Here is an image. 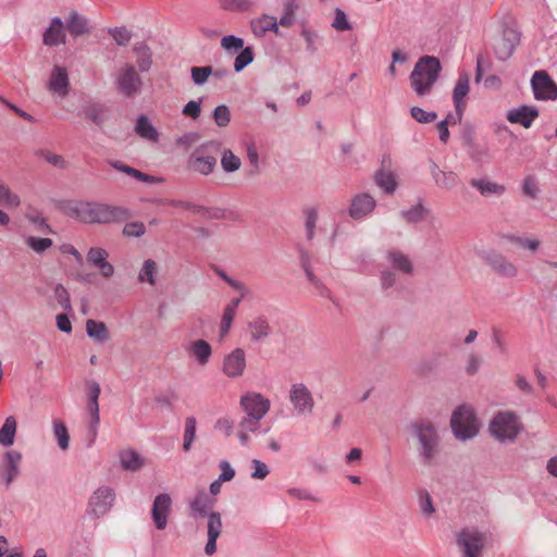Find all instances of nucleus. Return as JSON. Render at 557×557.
<instances>
[{"mask_svg": "<svg viewBox=\"0 0 557 557\" xmlns=\"http://www.w3.org/2000/svg\"><path fill=\"white\" fill-rule=\"evenodd\" d=\"M213 117H214V122L216 123V125L219 127L227 126L230 124V121H231L230 109L226 106H224V104L218 106L214 109Z\"/></svg>", "mask_w": 557, "mask_h": 557, "instance_id": "obj_57", "label": "nucleus"}, {"mask_svg": "<svg viewBox=\"0 0 557 557\" xmlns=\"http://www.w3.org/2000/svg\"><path fill=\"white\" fill-rule=\"evenodd\" d=\"M502 239L507 244L530 250L531 252H535L541 246V242L534 237H521L512 234H506L502 236Z\"/></svg>", "mask_w": 557, "mask_h": 557, "instance_id": "obj_32", "label": "nucleus"}, {"mask_svg": "<svg viewBox=\"0 0 557 557\" xmlns=\"http://www.w3.org/2000/svg\"><path fill=\"white\" fill-rule=\"evenodd\" d=\"M251 478L256 480L265 479L270 472L268 466L263 461L258 459L251 460Z\"/></svg>", "mask_w": 557, "mask_h": 557, "instance_id": "obj_62", "label": "nucleus"}, {"mask_svg": "<svg viewBox=\"0 0 557 557\" xmlns=\"http://www.w3.org/2000/svg\"><path fill=\"white\" fill-rule=\"evenodd\" d=\"M302 267L305 269V272H306V275H307V278L309 280V282L319 290V293L321 295H326L327 289L322 284V282L312 273V270L309 267L308 260L305 258L302 259Z\"/></svg>", "mask_w": 557, "mask_h": 557, "instance_id": "obj_60", "label": "nucleus"}, {"mask_svg": "<svg viewBox=\"0 0 557 557\" xmlns=\"http://www.w3.org/2000/svg\"><path fill=\"white\" fill-rule=\"evenodd\" d=\"M235 315L236 310L228 306H225L220 323V332L222 337H224L228 333Z\"/></svg>", "mask_w": 557, "mask_h": 557, "instance_id": "obj_56", "label": "nucleus"}, {"mask_svg": "<svg viewBox=\"0 0 557 557\" xmlns=\"http://www.w3.org/2000/svg\"><path fill=\"white\" fill-rule=\"evenodd\" d=\"M470 91V75L461 72L453 90V101L455 110L459 113L467 108V96Z\"/></svg>", "mask_w": 557, "mask_h": 557, "instance_id": "obj_21", "label": "nucleus"}, {"mask_svg": "<svg viewBox=\"0 0 557 557\" xmlns=\"http://www.w3.org/2000/svg\"><path fill=\"white\" fill-rule=\"evenodd\" d=\"M260 421L251 417H244L239 423L238 438L242 444H246L249 440V433L258 431L260 428Z\"/></svg>", "mask_w": 557, "mask_h": 557, "instance_id": "obj_40", "label": "nucleus"}, {"mask_svg": "<svg viewBox=\"0 0 557 557\" xmlns=\"http://www.w3.org/2000/svg\"><path fill=\"white\" fill-rule=\"evenodd\" d=\"M146 226L143 222H131L125 224L123 234L127 237H140L145 234Z\"/></svg>", "mask_w": 557, "mask_h": 557, "instance_id": "obj_61", "label": "nucleus"}, {"mask_svg": "<svg viewBox=\"0 0 557 557\" xmlns=\"http://www.w3.org/2000/svg\"><path fill=\"white\" fill-rule=\"evenodd\" d=\"M386 260L391 268L404 275H411L414 267L411 258L398 249H389L386 252Z\"/></svg>", "mask_w": 557, "mask_h": 557, "instance_id": "obj_22", "label": "nucleus"}, {"mask_svg": "<svg viewBox=\"0 0 557 557\" xmlns=\"http://www.w3.org/2000/svg\"><path fill=\"white\" fill-rule=\"evenodd\" d=\"M418 505L420 511L426 516L431 517L435 512V507L433 504V499L430 495V493L426 490H419L418 491Z\"/></svg>", "mask_w": 557, "mask_h": 557, "instance_id": "obj_45", "label": "nucleus"}, {"mask_svg": "<svg viewBox=\"0 0 557 557\" xmlns=\"http://www.w3.org/2000/svg\"><path fill=\"white\" fill-rule=\"evenodd\" d=\"M157 263L151 260V259H148L144 262L143 264V268L138 274V280L140 282H147L149 283L150 285H154L156 284V280H154V276L157 274Z\"/></svg>", "mask_w": 557, "mask_h": 557, "instance_id": "obj_48", "label": "nucleus"}, {"mask_svg": "<svg viewBox=\"0 0 557 557\" xmlns=\"http://www.w3.org/2000/svg\"><path fill=\"white\" fill-rule=\"evenodd\" d=\"M537 116L539 111L535 108L528 106L510 110L507 113V120L510 123L520 124L525 128H529Z\"/></svg>", "mask_w": 557, "mask_h": 557, "instance_id": "obj_26", "label": "nucleus"}, {"mask_svg": "<svg viewBox=\"0 0 557 557\" xmlns=\"http://www.w3.org/2000/svg\"><path fill=\"white\" fill-rule=\"evenodd\" d=\"M67 29L74 37L81 36L88 32L87 20L77 12H72L66 21Z\"/></svg>", "mask_w": 557, "mask_h": 557, "instance_id": "obj_39", "label": "nucleus"}, {"mask_svg": "<svg viewBox=\"0 0 557 557\" xmlns=\"http://www.w3.org/2000/svg\"><path fill=\"white\" fill-rule=\"evenodd\" d=\"M22 454L16 450H9L3 456V465L0 467V481L5 487L20 475Z\"/></svg>", "mask_w": 557, "mask_h": 557, "instance_id": "obj_15", "label": "nucleus"}, {"mask_svg": "<svg viewBox=\"0 0 557 557\" xmlns=\"http://www.w3.org/2000/svg\"><path fill=\"white\" fill-rule=\"evenodd\" d=\"M137 58V65L141 72H147L151 64V53L147 46L140 45L134 48Z\"/></svg>", "mask_w": 557, "mask_h": 557, "instance_id": "obj_44", "label": "nucleus"}, {"mask_svg": "<svg viewBox=\"0 0 557 557\" xmlns=\"http://www.w3.org/2000/svg\"><path fill=\"white\" fill-rule=\"evenodd\" d=\"M113 166L127 174V175H131L133 177H135L136 180L138 181H143V182H147V183H156L157 182V178L153 177V176H150V175H147L129 165H125V164H120V163H114Z\"/></svg>", "mask_w": 557, "mask_h": 557, "instance_id": "obj_50", "label": "nucleus"}, {"mask_svg": "<svg viewBox=\"0 0 557 557\" xmlns=\"http://www.w3.org/2000/svg\"><path fill=\"white\" fill-rule=\"evenodd\" d=\"M136 134L149 141L157 143L159 140V133L156 127L151 124L146 115H140L137 119L135 126Z\"/></svg>", "mask_w": 557, "mask_h": 557, "instance_id": "obj_31", "label": "nucleus"}, {"mask_svg": "<svg viewBox=\"0 0 557 557\" xmlns=\"http://www.w3.org/2000/svg\"><path fill=\"white\" fill-rule=\"evenodd\" d=\"M440 60L435 57L425 55L418 60L410 74V85L419 96L428 95L438 79L441 72Z\"/></svg>", "mask_w": 557, "mask_h": 557, "instance_id": "obj_3", "label": "nucleus"}, {"mask_svg": "<svg viewBox=\"0 0 557 557\" xmlns=\"http://www.w3.org/2000/svg\"><path fill=\"white\" fill-rule=\"evenodd\" d=\"M412 433L419 443V454L424 463H430L438 453L440 436L430 421H419L412 425Z\"/></svg>", "mask_w": 557, "mask_h": 557, "instance_id": "obj_5", "label": "nucleus"}, {"mask_svg": "<svg viewBox=\"0 0 557 557\" xmlns=\"http://www.w3.org/2000/svg\"><path fill=\"white\" fill-rule=\"evenodd\" d=\"M239 404L246 416L258 420H261L271 408L270 399L257 392L244 394Z\"/></svg>", "mask_w": 557, "mask_h": 557, "instance_id": "obj_10", "label": "nucleus"}, {"mask_svg": "<svg viewBox=\"0 0 557 557\" xmlns=\"http://www.w3.org/2000/svg\"><path fill=\"white\" fill-rule=\"evenodd\" d=\"M221 47L226 51H238L244 48V40L233 35L224 36L221 39Z\"/></svg>", "mask_w": 557, "mask_h": 557, "instance_id": "obj_59", "label": "nucleus"}, {"mask_svg": "<svg viewBox=\"0 0 557 557\" xmlns=\"http://www.w3.org/2000/svg\"><path fill=\"white\" fill-rule=\"evenodd\" d=\"M86 119L92 121L96 125H101L104 122V109L101 106L90 104L84 109Z\"/></svg>", "mask_w": 557, "mask_h": 557, "instance_id": "obj_51", "label": "nucleus"}, {"mask_svg": "<svg viewBox=\"0 0 557 557\" xmlns=\"http://www.w3.org/2000/svg\"><path fill=\"white\" fill-rule=\"evenodd\" d=\"M431 175L437 187L450 190L458 186L460 178L457 173L453 171H443L435 163L431 165Z\"/></svg>", "mask_w": 557, "mask_h": 557, "instance_id": "obj_24", "label": "nucleus"}, {"mask_svg": "<svg viewBox=\"0 0 557 557\" xmlns=\"http://www.w3.org/2000/svg\"><path fill=\"white\" fill-rule=\"evenodd\" d=\"M410 113L411 116L419 123H431L437 117L435 112H428L420 107H412Z\"/></svg>", "mask_w": 557, "mask_h": 557, "instance_id": "obj_58", "label": "nucleus"}, {"mask_svg": "<svg viewBox=\"0 0 557 557\" xmlns=\"http://www.w3.org/2000/svg\"><path fill=\"white\" fill-rule=\"evenodd\" d=\"M66 34L64 24L59 17L52 18L50 26L44 34V44L47 46H58L65 42Z\"/></svg>", "mask_w": 557, "mask_h": 557, "instance_id": "obj_27", "label": "nucleus"}, {"mask_svg": "<svg viewBox=\"0 0 557 557\" xmlns=\"http://www.w3.org/2000/svg\"><path fill=\"white\" fill-rule=\"evenodd\" d=\"M220 143L210 140L198 146L188 158V169L201 175H209L216 165L214 153L219 150Z\"/></svg>", "mask_w": 557, "mask_h": 557, "instance_id": "obj_6", "label": "nucleus"}, {"mask_svg": "<svg viewBox=\"0 0 557 557\" xmlns=\"http://www.w3.org/2000/svg\"><path fill=\"white\" fill-rule=\"evenodd\" d=\"M191 79L196 85H203L210 75H212L213 70L211 66H194L190 70Z\"/></svg>", "mask_w": 557, "mask_h": 557, "instance_id": "obj_53", "label": "nucleus"}, {"mask_svg": "<svg viewBox=\"0 0 557 557\" xmlns=\"http://www.w3.org/2000/svg\"><path fill=\"white\" fill-rule=\"evenodd\" d=\"M36 154L39 159L45 160L46 162H48L49 164H51L55 168L64 169L66 166V162L63 159V157L60 154H57L50 150L41 149V150H38L36 152Z\"/></svg>", "mask_w": 557, "mask_h": 557, "instance_id": "obj_49", "label": "nucleus"}, {"mask_svg": "<svg viewBox=\"0 0 557 557\" xmlns=\"http://www.w3.org/2000/svg\"><path fill=\"white\" fill-rule=\"evenodd\" d=\"M299 9L297 0H285L283 3V15L278 23L282 27H292L296 21V12Z\"/></svg>", "mask_w": 557, "mask_h": 557, "instance_id": "obj_37", "label": "nucleus"}, {"mask_svg": "<svg viewBox=\"0 0 557 557\" xmlns=\"http://www.w3.org/2000/svg\"><path fill=\"white\" fill-rule=\"evenodd\" d=\"M519 40L520 36L518 32L512 28H506L503 33L502 39L495 47L497 57L502 60L509 58L515 47L519 44Z\"/></svg>", "mask_w": 557, "mask_h": 557, "instance_id": "obj_23", "label": "nucleus"}, {"mask_svg": "<svg viewBox=\"0 0 557 557\" xmlns=\"http://www.w3.org/2000/svg\"><path fill=\"white\" fill-rule=\"evenodd\" d=\"M484 542L483 534L476 530L463 529L457 534V544L463 557H480Z\"/></svg>", "mask_w": 557, "mask_h": 557, "instance_id": "obj_12", "label": "nucleus"}, {"mask_svg": "<svg viewBox=\"0 0 557 557\" xmlns=\"http://www.w3.org/2000/svg\"><path fill=\"white\" fill-rule=\"evenodd\" d=\"M23 240L24 245L36 255H44L53 245L52 239L34 235H24Z\"/></svg>", "mask_w": 557, "mask_h": 557, "instance_id": "obj_33", "label": "nucleus"}, {"mask_svg": "<svg viewBox=\"0 0 557 557\" xmlns=\"http://www.w3.org/2000/svg\"><path fill=\"white\" fill-rule=\"evenodd\" d=\"M64 210L70 218L86 224L122 222L132 215L124 207L82 200L67 202Z\"/></svg>", "mask_w": 557, "mask_h": 557, "instance_id": "obj_1", "label": "nucleus"}, {"mask_svg": "<svg viewBox=\"0 0 557 557\" xmlns=\"http://www.w3.org/2000/svg\"><path fill=\"white\" fill-rule=\"evenodd\" d=\"M49 90L60 98L67 96L70 90V81L67 71L61 66H54L48 83Z\"/></svg>", "mask_w": 557, "mask_h": 557, "instance_id": "obj_20", "label": "nucleus"}, {"mask_svg": "<svg viewBox=\"0 0 557 557\" xmlns=\"http://www.w3.org/2000/svg\"><path fill=\"white\" fill-rule=\"evenodd\" d=\"M215 505V499L207 494L205 490L199 491L189 503L194 518L208 517V542L205 547L207 555L211 556L216 552V540L222 531V520L219 512H210Z\"/></svg>", "mask_w": 557, "mask_h": 557, "instance_id": "obj_2", "label": "nucleus"}, {"mask_svg": "<svg viewBox=\"0 0 557 557\" xmlns=\"http://www.w3.org/2000/svg\"><path fill=\"white\" fill-rule=\"evenodd\" d=\"M171 505L172 499L169 494L163 493L156 496L152 505V520L158 530L166 528Z\"/></svg>", "mask_w": 557, "mask_h": 557, "instance_id": "obj_18", "label": "nucleus"}, {"mask_svg": "<svg viewBox=\"0 0 557 557\" xmlns=\"http://www.w3.org/2000/svg\"><path fill=\"white\" fill-rule=\"evenodd\" d=\"M121 466L124 470L136 472L145 465L144 458L134 449H124L120 453Z\"/></svg>", "mask_w": 557, "mask_h": 557, "instance_id": "obj_29", "label": "nucleus"}, {"mask_svg": "<svg viewBox=\"0 0 557 557\" xmlns=\"http://www.w3.org/2000/svg\"><path fill=\"white\" fill-rule=\"evenodd\" d=\"M242 165L240 159L230 149H224L221 157V166L225 172H235Z\"/></svg>", "mask_w": 557, "mask_h": 557, "instance_id": "obj_43", "label": "nucleus"}, {"mask_svg": "<svg viewBox=\"0 0 557 557\" xmlns=\"http://www.w3.org/2000/svg\"><path fill=\"white\" fill-rule=\"evenodd\" d=\"M332 26L336 30H342V32L343 30H349L351 28V25L348 22L345 12L342 11L341 9H336L335 10V17H334V21L332 23Z\"/></svg>", "mask_w": 557, "mask_h": 557, "instance_id": "obj_64", "label": "nucleus"}, {"mask_svg": "<svg viewBox=\"0 0 557 557\" xmlns=\"http://www.w3.org/2000/svg\"><path fill=\"white\" fill-rule=\"evenodd\" d=\"M53 434L58 441V445L62 450H66L70 446V434L64 422L57 420L53 423Z\"/></svg>", "mask_w": 557, "mask_h": 557, "instance_id": "obj_42", "label": "nucleus"}, {"mask_svg": "<svg viewBox=\"0 0 557 557\" xmlns=\"http://www.w3.org/2000/svg\"><path fill=\"white\" fill-rule=\"evenodd\" d=\"M451 429L457 438L466 441L479 433V422L470 406L458 407L451 416Z\"/></svg>", "mask_w": 557, "mask_h": 557, "instance_id": "obj_7", "label": "nucleus"}, {"mask_svg": "<svg viewBox=\"0 0 557 557\" xmlns=\"http://www.w3.org/2000/svg\"><path fill=\"white\" fill-rule=\"evenodd\" d=\"M246 368V352L243 348H234L223 357L221 370L231 380L242 377Z\"/></svg>", "mask_w": 557, "mask_h": 557, "instance_id": "obj_13", "label": "nucleus"}, {"mask_svg": "<svg viewBox=\"0 0 557 557\" xmlns=\"http://www.w3.org/2000/svg\"><path fill=\"white\" fill-rule=\"evenodd\" d=\"M109 252L101 247L88 249L86 259L88 263L99 270L103 278H111L114 274V267L108 261Z\"/></svg>", "mask_w": 557, "mask_h": 557, "instance_id": "obj_16", "label": "nucleus"}, {"mask_svg": "<svg viewBox=\"0 0 557 557\" xmlns=\"http://www.w3.org/2000/svg\"><path fill=\"white\" fill-rule=\"evenodd\" d=\"M248 330L253 341H261L269 336L271 327L265 318L258 317L249 322Z\"/></svg>", "mask_w": 557, "mask_h": 557, "instance_id": "obj_35", "label": "nucleus"}, {"mask_svg": "<svg viewBox=\"0 0 557 557\" xmlns=\"http://www.w3.org/2000/svg\"><path fill=\"white\" fill-rule=\"evenodd\" d=\"M401 214L406 221L416 223L424 219L425 209L421 205H418L407 211H403Z\"/></svg>", "mask_w": 557, "mask_h": 557, "instance_id": "obj_63", "label": "nucleus"}, {"mask_svg": "<svg viewBox=\"0 0 557 557\" xmlns=\"http://www.w3.org/2000/svg\"><path fill=\"white\" fill-rule=\"evenodd\" d=\"M87 335L97 343H106L110 339V332L107 325L101 321L88 320L86 322Z\"/></svg>", "mask_w": 557, "mask_h": 557, "instance_id": "obj_30", "label": "nucleus"}, {"mask_svg": "<svg viewBox=\"0 0 557 557\" xmlns=\"http://www.w3.org/2000/svg\"><path fill=\"white\" fill-rule=\"evenodd\" d=\"M375 184L385 193L393 194L397 188L395 174L392 171L380 170L374 175Z\"/></svg>", "mask_w": 557, "mask_h": 557, "instance_id": "obj_34", "label": "nucleus"}, {"mask_svg": "<svg viewBox=\"0 0 557 557\" xmlns=\"http://www.w3.org/2000/svg\"><path fill=\"white\" fill-rule=\"evenodd\" d=\"M115 494L109 486H100L97 488L89 498L88 502V515L94 518H100L104 516L114 502Z\"/></svg>", "mask_w": 557, "mask_h": 557, "instance_id": "obj_11", "label": "nucleus"}, {"mask_svg": "<svg viewBox=\"0 0 557 557\" xmlns=\"http://www.w3.org/2000/svg\"><path fill=\"white\" fill-rule=\"evenodd\" d=\"M491 268L504 277H516L519 273L518 267L507 257L500 253H494L488 258Z\"/></svg>", "mask_w": 557, "mask_h": 557, "instance_id": "obj_25", "label": "nucleus"}, {"mask_svg": "<svg viewBox=\"0 0 557 557\" xmlns=\"http://www.w3.org/2000/svg\"><path fill=\"white\" fill-rule=\"evenodd\" d=\"M21 198L2 181H0V206L7 209H16L21 206Z\"/></svg>", "mask_w": 557, "mask_h": 557, "instance_id": "obj_36", "label": "nucleus"}, {"mask_svg": "<svg viewBox=\"0 0 557 557\" xmlns=\"http://www.w3.org/2000/svg\"><path fill=\"white\" fill-rule=\"evenodd\" d=\"M16 434V420L14 417H8L0 429V444L11 446L14 443Z\"/></svg>", "mask_w": 557, "mask_h": 557, "instance_id": "obj_38", "label": "nucleus"}, {"mask_svg": "<svg viewBox=\"0 0 557 557\" xmlns=\"http://www.w3.org/2000/svg\"><path fill=\"white\" fill-rule=\"evenodd\" d=\"M143 81L134 65L125 64L116 75V88L120 94L133 98L140 92Z\"/></svg>", "mask_w": 557, "mask_h": 557, "instance_id": "obj_8", "label": "nucleus"}, {"mask_svg": "<svg viewBox=\"0 0 557 557\" xmlns=\"http://www.w3.org/2000/svg\"><path fill=\"white\" fill-rule=\"evenodd\" d=\"M109 34L119 46H126L132 39V32L126 27L110 28Z\"/></svg>", "mask_w": 557, "mask_h": 557, "instance_id": "obj_54", "label": "nucleus"}, {"mask_svg": "<svg viewBox=\"0 0 557 557\" xmlns=\"http://www.w3.org/2000/svg\"><path fill=\"white\" fill-rule=\"evenodd\" d=\"M470 185L476 189L483 198H500L507 190L504 184L486 176L471 178Z\"/></svg>", "mask_w": 557, "mask_h": 557, "instance_id": "obj_17", "label": "nucleus"}, {"mask_svg": "<svg viewBox=\"0 0 557 557\" xmlns=\"http://www.w3.org/2000/svg\"><path fill=\"white\" fill-rule=\"evenodd\" d=\"M252 25L256 34L259 33L260 35H263L267 32H274L277 34L280 23L274 16L263 15L259 20L255 21Z\"/></svg>", "mask_w": 557, "mask_h": 557, "instance_id": "obj_41", "label": "nucleus"}, {"mask_svg": "<svg viewBox=\"0 0 557 557\" xmlns=\"http://www.w3.org/2000/svg\"><path fill=\"white\" fill-rule=\"evenodd\" d=\"M196 425L197 421L194 417H188L185 420V429H184V441H183V449L188 451L191 447V444L196 437Z\"/></svg>", "mask_w": 557, "mask_h": 557, "instance_id": "obj_46", "label": "nucleus"}, {"mask_svg": "<svg viewBox=\"0 0 557 557\" xmlns=\"http://www.w3.org/2000/svg\"><path fill=\"white\" fill-rule=\"evenodd\" d=\"M534 97L541 100L557 98V85L545 71H536L531 79Z\"/></svg>", "mask_w": 557, "mask_h": 557, "instance_id": "obj_14", "label": "nucleus"}, {"mask_svg": "<svg viewBox=\"0 0 557 557\" xmlns=\"http://www.w3.org/2000/svg\"><path fill=\"white\" fill-rule=\"evenodd\" d=\"M375 206L376 201L370 194H358L351 199L349 215L355 220H360L369 215Z\"/></svg>", "mask_w": 557, "mask_h": 557, "instance_id": "obj_19", "label": "nucleus"}, {"mask_svg": "<svg viewBox=\"0 0 557 557\" xmlns=\"http://www.w3.org/2000/svg\"><path fill=\"white\" fill-rule=\"evenodd\" d=\"M54 299L64 310H71L70 293L62 284H57L53 290Z\"/></svg>", "mask_w": 557, "mask_h": 557, "instance_id": "obj_55", "label": "nucleus"}, {"mask_svg": "<svg viewBox=\"0 0 557 557\" xmlns=\"http://www.w3.org/2000/svg\"><path fill=\"white\" fill-rule=\"evenodd\" d=\"M522 431L519 416L513 411H498L490 421L488 432L499 443H512Z\"/></svg>", "mask_w": 557, "mask_h": 557, "instance_id": "obj_4", "label": "nucleus"}, {"mask_svg": "<svg viewBox=\"0 0 557 557\" xmlns=\"http://www.w3.org/2000/svg\"><path fill=\"white\" fill-rule=\"evenodd\" d=\"M288 398L297 414L312 413L314 398L311 391L304 383L292 384Z\"/></svg>", "mask_w": 557, "mask_h": 557, "instance_id": "obj_9", "label": "nucleus"}, {"mask_svg": "<svg viewBox=\"0 0 557 557\" xmlns=\"http://www.w3.org/2000/svg\"><path fill=\"white\" fill-rule=\"evenodd\" d=\"M188 352L199 366L203 367L212 356V347L207 341L197 339L190 343Z\"/></svg>", "mask_w": 557, "mask_h": 557, "instance_id": "obj_28", "label": "nucleus"}, {"mask_svg": "<svg viewBox=\"0 0 557 557\" xmlns=\"http://www.w3.org/2000/svg\"><path fill=\"white\" fill-rule=\"evenodd\" d=\"M253 61V52L250 47L243 48L240 53L234 61V70L236 72L243 71L248 64Z\"/></svg>", "mask_w": 557, "mask_h": 557, "instance_id": "obj_52", "label": "nucleus"}, {"mask_svg": "<svg viewBox=\"0 0 557 557\" xmlns=\"http://www.w3.org/2000/svg\"><path fill=\"white\" fill-rule=\"evenodd\" d=\"M88 410L91 414V423H90V430H89V433H90L89 446H90L96 441V437L98 434V424L100 422L98 401H89Z\"/></svg>", "mask_w": 557, "mask_h": 557, "instance_id": "obj_47", "label": "nucleus"}]
</instances>
